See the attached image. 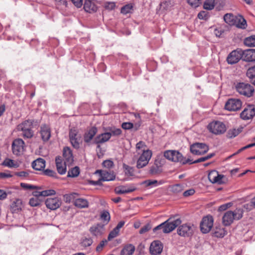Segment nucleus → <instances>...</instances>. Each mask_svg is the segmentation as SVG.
Wrapping results in <instances>:
<instances>
[{"instance_id":"nucleus-1","label":"nucleus","mask_w":255,"mask_h":255,"mask_svg":"<svg viewBox=\"0 0 255 255\" xmlns=\"http://www.w3.org/2000/svg\"><path fill=\"white\" fill-rule=\"evenodd\" d=\"M244 211L241 208H237L234 211H228L222 218V223L225 226L231 225L234 220H239L243 216Z\"/></svg>"},{"instance_id":"nucleus-2","label":"nucleus","mask_w":255,"mask_h":255,"mask_svg":"<svg viewBox=\"0 0 255 255\" xmlns=\"http://www.w3.org/2000/svg\"><path fill=\"white\" fill-rule=\"evenodd\" d=\"M196 229V227L192 224L186 223L179 226L177 229V233L184 237H191Z\"/></svg>"},{"instance_id":"nucleus-3","label":"nucleus","mask_w":255,"mask_h":255,"mask_svg":"<svg viewBox=\"0 0 255 255\" xmlns=\"http://www.w3.org/2000/svg\"><path fill=\"white\" fill-rule=\"evenodd\" d=\"M152 155L151 150L144 148L143 151L137 160L136 167L140 169L146 166L150 160Z\"/></svg>"},{"instance_id":"nucleus-4","label":"nucleus","mask_w":255,"mask_h":255,"mask_svg":"<svg viewBox=\"0 0 255 255\" xmlns=\"http://www.w3.org/2000/svg\"><path fill=\"white\" fill-rule=\"evenodd\" d=\"M209 149V146L202 142H195L190 146V152L194 155H203L207 153Z\"/></svg>"},{"instance_id":"nucleus-5","label":"nucleus","mask_w":255,"mask_h":255,"mask_svg":"<svg viewBox=\"0 0 255 255\" xmlns=\"http://www.w3.org/2000/svg\"><path fill=\"white\" fill-rule=\"evenodd\" d=\"M237 91L241 94L247 97H251L253 95L254 88L248 83H239L236 86Z\"/></svg>"},{"instance_id":"nucleus-6","label":"nucleus","mask_w":255,"mask_h":255,"mask_svg":"<svg viewBox=\"0 0 255 255\" xmlns=\"http://www.w3.org/2000/svg\"><path fill=\"white\" fill-rule=\"evenodd\" d=\"M214 219L211 215L204 217L200 224L201 232L203 234L209 233L213 226Z\"/></svg>"},{"instance_id":"nucleus-7","label":"nucleus","mask_w":255,"mask_h":255,"mask_svg":"<svg viewBox=\"0 0 255 255\" xmlns=\"http://www.w3.org/2000/svg\"><path fill=\"white\" fill-rule=\"evenodd\" d=\"M208 129L210 132L215 134L223 133L226 130L225 125L219 121L210 123L208 126Z\"/></svg>"},{"instance_id":"nucleus-8","label":"nucleus","mask_w":255,"mask_h":255,"mask_svg":"<svg viewBox=\"0 0 255 255\" xmlns=\"http://www.w3.org/2000/svg\"><path fill=\"white\" fill-rule=\"evenodd\" d=\"M162 228L163 233H169L175 228V219L174 217H171L167 221L156 227L155 230Z\"/></svg>"},{"instance_id":"nucleus-9","label":"nucleus","mask_w":255,"mask_h":255,"mask_svg":"<svg viewBox=\"0 0 255 255\" xmlns=\"http://www.w3.org/2000/svg\"><path fill=\"white\" fill-rule=\"evenodd\" d=\"M242 102L239 99L231 98L228 100L225 105V109L229 111H237L241 109Z\"/></svg>"},{"instance_id":"nucleus-10","label":"nucleus","mask_w":255,"mask_h":255,"mask_svg":"<svg viewBox=\"0 0 255 255\" xmlns=\"http://www.w3.org/2000/svg\"><path fill=\"white\" fill-rule=\"evenodd\" d=\"M69 138L73 147L78 149L82 143L81 135L79 134L78 131L76 129H71L69 132Z\"/></svg>"},{"instance_id":"nucleus-11","label":"nucleus","mask_w":255,"mask_h":255,"mask_svg":"<svg viewBox=\"0 0 255 255\" xmlns=\"http://www.w3.org/2000/svg\"><path fill=\"white\" fill-rule=\"evenodd\" d=\"M255 116V105L248 104L240 114V117L244 120L252 119Z\"/></svg>"},{"instance_id":"nucleus-12","label":"nucleus","mask_w":255,"mask_h":255,"mask_svg":"<svg viewBox=\"0 0 255 255\" xmlns=\"http://www.w3.org/2000/svg\"><path fill=\"white\" fill-rule=\"evenodd\" d=\"M208 178L212 183L222 184L226 183L224 180L225 176L224 175L219 174L218 172L215 170H211L209 173Z\"/></svg>"},{"instance_id":"nucleus-13","label":"nucleus","mask_w":255,"mask_h":255,"mask_svg":"<svg viewBox=\"0 0 255 255\" xmlns=\"http://www.w3.org/2000/svg\"><path fill=\"white\" fill-rule=\"evenodd\" d=\"M242 59L241 49L237 48L233 50L227 57V61L229 64L233 65L237 63Z\"/></svg>"},{"instance_id":"nucleus-14","label":"nucleus","mask_w":255,"mask_h":255,"mask_svg":"<svg viewBox=\"0 0 255 255\" xmlns=\"http://www.w3.org/2000/svg\"><path fill=\"white\" fill-rule=\"evenodd\" d=\"M24 142L22 139L18 138L15 139L12 144V149L13 154L15 155H20L24 151Z\"/></svg>"},{"instance_id":"nucleus-15","label":"nucleus","mask_w":255,"mask_h":255,"mask_svg":"<svg viewBox=\"0 0 255 255\" xmlns=\"http://www.w3.org/2000/svg\"><path fill=\"white\" fill-rule=\"evenodd\" d=\"M242 60L246 62L255 61V49H248L242 50L241 49Z\"/></svg>"},{"instance_id":"nucleus-16","label":"nucleus","mask_w":255,"mask_h":255,"mask_svg":"<svg viewBox=\"0 0 255 255\" xmlns=\"http://www.w3.org/2000/svg\"><path fill=\"white\" fill-rule=\"evenodd\" d=\"M163 250V245L160 241H153L150 246L149 252L152 255H158L161 253Z\"/></svg>"},{"instance_id":"nucleus-17","label":"nucleus","mask_w":255,"mask_h":255,"mask_svg":"<svg viewBox=\"0 0 255 255\" xmlns=\"http://www.w3.org/2000/svg\"><path fill=\"white\" fill-rule=\"evenodd\" d=\"M61 201L59 198L55 197L47 198L45 203L47 208L55 210L61 206Z\"/></svg>"},{"instance_id":"nucleus-18","label":"nucleus","mask_w":255,"mask_h":255,"mask_svg":"<svg viewBox=\"0 0 255 255\" xmlns=\"http://www.w3.org/2000/svg\"><path fill=\"white\" fill-rule=\"evenodd\" d=\"M99 173L101 180L103 181H112L115 179L116 175L113 171L105 170H97L96 173Z\"/></svg>"},{"instance_id":"nucleus-19","label":"nucleus","mask_w":255,"mask_h":255,"mask_svg":"<svg viewBox=\"0 0 255 255\" xmlns=\"http://www.w3.org/2000/svg\"><path fill=\"white\" fill-rule=\"evenodd\" d=\"M40 133L43 141H48L51 136L50 128L46 125H42L41 126Z\"/></svg>"},{"instance_id":"nucleus-20","label":"nucleus","mask_w":255,"mask_h":255,"mask_svg":"<svg viewBox=\"0 0 255 255\" xmlns=\"http://www.w3.org/2000/svg\"><path fill=\"white\" fill-rule=\"evenodd\" d=\"M56 165L58 172L60 174H64L66 172V162L62 163L61 158L60 157H57L55 159Z\"/></svg>"},{"instance_id":"nucleus-21","label":"nucleus","mask_w":255,"mask_h":255,"mask_svg":"<svg viewBox=\"0 0 255 255\" xmlns=\"http://www.w3.org/2000/svg\"><path fill=\"white\" fill-rule=\"evenodd\" d=\"M63 152L65 162L68 164H71L73 161V157L71 149L68 147H64Z\"/></svg>"},{"instance_id":"nucleus-22","label":"nucleus","mask_w":255,"mask_h":255,"mask_svg":"<svg viewBox=\"0 0 255 255\" xmlns=\"http://www.w3.org/2000/svg\"><path fill=\"white\" fill-rule=\"evenodd\" d=\"M235 23L234 25H236L238 28L245 29L247 27L246 20L241 15L236 16Z\"/></svg>"},{"instance_id":"nucleus-23","label":"nucleus","mask_w":255,"mask_h":255,"mask_svg":"<svg viewBox=\"0 0 255 255\" xmlns=\"http://www.w3.org/2000/svg\"><path fill=\"white\" fill-rule=\"evenodd\" d=\"M84 8L86 11L89 13L94 12L97 10V6L91 0H85Z\"/></svg>"},{"instance_id":"nucleus-24","label":"nucleus","mask_w":255,"mask_h":255,"mask_svg":"<svg viewBox=\"0 0 255 255\" xmlns=\"http://www.w3.org/2000/svg\"><path fill=\"white\" fill-rule=\"evenodd\" d=\"M90 231L95 236H101L104 232V225L97 224L95 226L91 227Z\"/></svg>"},{"instance_id":"nucleus-25","label":"nucleus","mask_w":255,"mask_h":255,"mask_svg":"<svg viewBox=\"0 0 255 255\" xmlns=\"http://www.w3.org/2000/svg\"><path fill=\"white\" fill-rule=\"evenodd\" d=\"M32 166L35 170H41L45 166V161L41 158H39L32 162Z\"/></svg>"},{"instance_id":"nucleus-26","label":"nucleus","mask_w":255,"mask_h":255,"mask_svg":"<svg viewBox=\"0 0 255 255\" xmlns=\"http://www.w3.org/2000/svg\"><path fill=\"white\" fill-rule=\"evenodd\" d=\"M111 137V135L108 132H106L97 136L95 141L96 143H102L108 141Z\"/></svg>"},{"instance_id":"nucleus-27","label":"nucleus","mask_w":255,"mask_h":255,"mask_svg":"<svg viewBox=\"0 0 255 255\" xmlns=\"http://www.w3.org/2000/svg\"><path fill=\"white\" fill-rule=\"evenodd\" d=\"M97 132V129L95 127H92L87 132H86L84 136V139L85 142H89L95 136Z\"/></svg>"},{"instance_id":"nucleus-28","label":"nucleus","mask_w":255,"mask_h":255,"mask_svg":"<svg viewBox=\"0 0 255 255\" xmlns=\"http://www.w3.org/2000/svg\"><path fill=\"white\" fill-rule=\"evenodd\" d=\"M74 205L79 208H86L89 206L88 201L83 198H77L74 201Z\"/></svg>"},{"instance_id":"nucleus-29","label":"nucleus","mask_w":255,"mask_h":255,"mask_svg":"<svg viewBox=\"0 0 255 255\" xmlns=\"http://www.w3.org/2000/svg\"><path fill=\"white\" fill-rule=\"evenodd\" d=\"M22 208V201L20 199H16L12 202L11 205V209L12 212L13 213H17L21 210Z\"/></svg>"},{"instance_id":"nucleus-30","label":"nucleus","mask_w":255,"mask_h":255,"mask_svg":"<svg viewBox=\"0 0 255 255\" xmlns=\"http://www.w3.org/2000/svg\"><path fill=\"white\" fill-rule=\"evenodd\" d=\"M226 231L224 228L216 227L213 230V236L217 238H223L225 235Z\"/></svg>"},{"instance_id":"nucleus-31","label":"nucleus","mask_w":255,"mask_h":255,"mask_svg":"<svg viewBox=\"0 0 255 255\" xmlns=\"http://www.w3.org/2000/svg\"><path fill=\"white\" fill-rule=\"evenodd\" d=\"M134 188L127 187L125 186H120L115 188V192L118 194L130 193L134 191Z\"/></svg>"},{"instance_id":"nucleus-32","label":"nucleus","mask_w":255,"mask_h":255,"mask_svg":"<svg viewBox=\"0 0 255 255\" xmlns=\"http://www.w3.org/2000/svg\"><path fill=\"white\" fill-rule=\"evenodd\" d=\"M32 127V122L30 120H27L19 125L17 129L19 130L23 131L29 129H31Z\"/></svg>"},{"instance_id":"nucleus-33","label":"nucleus","mask_w":255,"mask_h":255,"mask_svg":"<svg viewBox=\"0 0 255 255\" xmlns=\"http://www.w3.org/2000/svg\"><path fill=\"white\" fill-rule=\"evenodd\" d=\"M135 251V247L131 244L126 246L121 251V255H132Z\"/></svg>"},{"instance_id":"nucleus-34","label":"nucleus","mask_w":255,"mask_h":255,"mask_svg":"<svg viewBox=\"0 0 255 255\" xmlns=\"http://www.w3.org/2000/svg\"><path fill=\"white\" fill-rule=\"evenodd\" d=\"M244 44L248 47L255 46V35H253L245 38Z\"/></svg>"},{"instance_id":"nucleus-35","label":"nucleus","mask_w":255,"mask_h":255,"mask_svg":"<svg viewBox=\"0 0 255 255\" xmlns=\"http://www.w3.org/2000/svg\"><path fill=\"white\" fill-rule=\"evenodd\" d=\"M236 16L232 13H226L224 16V21L230 25H234L235 23Z\"/></svg>"},{"instance_id":"nucleus-36","label":"nucleus","mask_w":255,"mask_h":255,"mask_svg":"<svg viewBox=\"0 0 255 255\" xmlns=\"http://www.w3.org/2000/svg\"><path fill=\"white\" fill-rule=\"evenodd\" d=\"M217 0H206L203 3V8L206 10L213 9Z\"/></svg>"},{"instance_id":"nucleus-37","label":"nucleus","mask_w":255,"mask_h":255,"mask_svg":"<svg viewBox=\"0 0 255 255\" xmlns=\"http://www.w3.org/2000/svg\"><path fill=\"white\" fill-rule=\"evenodd\" d=\"M191 161L189 158L186 159L179 151H176V162H179L182 164H185L187 163L190 164Z\"/></svg>"},{"instance_id":"nucleus-38","label":"nucleus","mask_w":255,"mask_h":255,"mask_svg":"<svg viewBox=\"0 0 255 255\" xmlns=\"http://www.w3.org/2000/svg\"><path fill=\"white\" fill-rule=\"evenodd\" d=\"M246 75L249 78L251 83L255 80V65L248 69Z\"/></svg>"},{"instance_id":"nucleus-39","label":"nucleus","mask_w":255,"mask_h":255,"mask_svg":"<svg viewBox=\"0 0 255 255\" xmlns=\"http://www.w3.org/2000/svg\"><path fill=\"white\" fill-rule=\"evenodd\" d=\"M242 130V128H234L230 129L228 131L227 136L229 138H233L237 136Z\"/></svg>"},{"instance_id":"nucleus-40","label":"nucleus","mask_w":255,"mask_h":255,"mask_svg":"<svg viewBox=\"0 0 255 255\" xmlns=\"http://www.w3.org/2000/svg\"><path fill=\"white\" fill-rule=\"evenodd\" d=\"M175 155V151L173 150H166L164 152V156L169 161H173Z\"/></svg>"},{"instance_id":"nucleus-41","label":"nucleus","mask_w":255,"mask_h":255,"mask_svg":"<svg viewBox=\"0 0 255 255\" xmlns=\"http://www.w3.org/2000/svg\"><path fill=\"white\" fill-rule=\"evenodd\" d=\"M79 173V168L78 167L76 166L68 171L67 176L70 177H75L78 176Z\"/></svg>"},{"instance_id":"nucleus-42","label":"nucleus","mask_w":255,"mask_h":255,"mask_svg":"<svg viewBox=\"0 0 255 255\" xmlns=\"http://www.w3.org/2000/svg\"><path fill=\"white\" fill-rule=\"evenodd\" d=\"M140 126V124H136L134 126L131 123H124L122 124V127L125 129H130L133 128H135V129L137 130Z\"/></svg>"},{"instance_id":"nucleus-43","label":"nucleus","mask_w":255,"mask_h":255,"mask_svg":"<svg viewBox=\"0 0 255 255\" xmlns=\"http://www.w3.org/2000/svg\"><path fill=\"white\" fill-rule=\"evenodd\" d=\"M107 130L109 131H108L109 133L111 135V136H118L120 135L122 133V130L120 128H109Z\"/></svg>"},{"instance_id":"nucleus-44","label":"nucleus","mask_w":255,"mask_h":255,"mask_svg":"<svg viewBox=\"0 0 255 255\" xmlns=\"http://www.w3.org/2000/svg\"><path fill=\"white\" fill-rule=\"evenodd\" d=\"M161 169L158 166H152L150 167L149 173L152 175H158L161 173Z\"/></svg>"},{"instance_id":"nucleus-45","label":"nucleus","mask_w":255,"mask_h":255,"mask_svg":"<svg viewBox=\"0 0 255 255\" xmlns=\"http://www.w3.org/2000/svg\"><path fill=\"white\" fill-rule=\"evenodd\" d=\"M2 165L8 167H17V165L16 164L14 163V161L13 160L8 158L5 159L3 161Z\"/></svg>"},{"instance_id":"nucleus-46","label":"nucleus","mask_w":255,"mask_h":255,"mask_svg":"<svg viewBox=\"0 0 255 255\" xmlns=\"http://www.w3.org/2000/svg\"><path fill=\"white\" fill-rule=\"evenodd\" d=\"M77 194L75 193H72L69 194H66L64 195V199L65 201V202L66 203H70L72 200H75V196L77 195Z\"/></svg>"},{"instance_id":"nucleus-47","label":"nucleus","mask_w":255,"mask_h":255,"mask_svg":"<svg viewBox=\"0 0 255 255\" xmlns=\"http://www.w3.org/2000/svg\"><path fill=\"white\" fill-rule=\"evenodd\" d=\"M40 202V200L37 197H32L30 199L29 204L32 207H35L39 205Z\"/></svg>"},{"instance_id":"nucleus-48","label":"nucleus","mask_w":255,"mask_h":255,"mask_svg":"<svg viewBox=\"0 0 255 255\" xmlns=\"http://www.w3.org/2000/svg\"><path fill=\"white\" fill-rule=\"evenodd\" d=\"M132 8V6L130 4H128L122 7L121 8V12L122 13L126 14L127 13H130Z\"/></svg>"},{"instance_id":"nucleus-49","label":"nucleus","mask_w":255,"mask_h":255,"mask_svg":"<svg viewBox=\"0 0 255 255\" xmlns=\"http://www.w3.org/2000/svg\"><path fill=\"white\" fill-rule=\"evenodd\" d=\"M188 3L193 7H197L199 6L202 2L201 0H187Z\"/></svg>"},{"instance_id":"nucleus-50","label":"nucleus","mask_w":255,"mask_h":255,"mask_svg":"<svg viewBox=\"0 0 255 255\" xmlns=\"http://www.w3.org/2000/svg\"><path fill=\"white\" fill-rule=\"evenodd\" d=\"M101 219L108 223L110 220V215L108 211H104L101 215Z\"/></svg>"},{"instance_id":"nucleus-51","label":"nucleus","mask_w":255,"mask_h":255,"mask_svg":"<svg viewBox=\"0 0 255 255\" xmlns=\"http://www.w3.org/2000/svg\"><path fill=\"white\" fill-rule=\"evenodd\" d=\"M124 168L125 169V174L128 176H132L133 175V169L132 167L128 165L124 164Z\"/></svg>"},{"instance_id":"nucleus-52","label":"nucleus","mask_w":255,"mask_h":255,"mask_svg":"<svg viewBox=\"0 0 255 255\" xmlns=\"http://www.w3.org/2000/svg\"><path fill=\"white\" fill-rule=\"evenodd\" d=\"M119 232H118L117 230H116L115 229H114L109 234L108 237V240L111 241L113 239L116 238L118 235H119Z\"/></svg>"},{"instance_id":"nucleus-53","label":"nucleus","mask_w":255,"mask_h":255,"mask_svg":"<svg viewBox=\"0 0 255 255\" xmlns=\"http://www.w3.org/2000/svg\"><path fill=\"white\" fill-rule=\"evenodd\" d=\"M42 196H47L49 195H53L56 194V192L54 190H46L41 191Z\"/></svg>"},{"instance_id":"nucleus-54","label":"nucleus","mask_w":255,"mask_h":255,"mask_svg":"<svg viewBox=\"0 0 255 255\" xmlns=\"http://www.w3.org/2000/svg\"><path fill=\"white\" fill-rule=\"evenodd\" d=\"M224 30L221 27L216 28L214 29V33L215 35L218 37H220L222 36V34L224 33Z\"/></svg>"},{"instance_id":"nucleus-55","label":"nucleus","mask_w":255,"mask_h":255,"mask_svg":"<svg viewBox=\"0 0 255 255\" xmlns=\"http://www.w3.org/2000/svg\"><path fill=\"white\" fill-rule=\"evenodd\" d=\"M103 165L105 167L110 169L114 166V163L112 160H106L103 162Z\"/></svg>"},{"instance_id":"nucleus-56","label":"nucleus","mask_w":255,"mask_h":255,"mask_svg":"<svg viewBox=\"0 0 255 255\" xmlns=\"http://www.w3.org/2000/svg\"><path fill=\"white\" fill-rule=\"evenodd\" d=\"M198 17L200 19H207L209 17L208 13L205 11H201L198 14Z\"/></svg>"},{"instance_id":"nucleus-57","label":"nucleus","mask_w":255,"mask_h":255,"mask_svg":"<svg viewBox=\"0 0 255 255\" xmlns=\"http://www.w3.org/2000/svg\"><path fill=\"white\" fill-rule=\"evenodd\" d=\"M20 186L23 189H26V190H28V189H29V190L34 189V188H38L37 186L31 185L25 183H20Z\"/></svg>"},{"instance_id":"nucleus-58","label":"nucleus","mask_w":255,"mask_h":255,"mask_svg":"<svg viewBox=\"0 0 255 255\" xmlns=\"http://www.w3.org/2000/svg\"><path fill=\"white\" fill-rule=\"evenodd\" d=\"M23 135L26 138H31L33 136V132L31 129L22 131Z\"/></svg>"},{"instance_id":"nucleus-59","label":"nucleus","mask_w":255,"mask_h":255,"mask_svg":"<svg viewBox=\"0 0 255 255\" xmlns=\"http://www.w3.org/2000/svg\"><path fill=\"white\" fill-rule=\"evenodd\" d=\"M93 241L91 238H86L82 242V246L84 247H89L92 245Z\"/></svg>"},{"instance_id":"nucleus-60","label":"nucleus","mask_w":255,"mask_h":255,"mask_svg":"<svg viewBox=\"0 0 255 255\" xmlns=\"http://www.w3.org/2000/svg\"><path fill=\"white\" fill-rule=\"evenodd\" d=\"M151 229V226L149 224H146L143 226L139 230V234H142L148 232Z\"/></svg>"},{"instance_id":"nucleus-61","label":"nucleus","mask_w":255,"mask_h":255,"mask_svg":"<svg viewBox=\"0 0 255 255\" xmlns=\"http://www.w3.org/2000/svg\"><path fill=\"white\" fill-rule=\"evenodd\" d=\"M195 193V191L194 189L191 188L189 190H187L185 191H184L183 193V196L185 197H187L189 196H190L191 195H193Z\"/></svg>"},{"instance_id":"nucleus-62","label":"nucleus","mask_w":255,"mask_h":255,"mask_svg":"<svg viewBox=\"0 0 255 255\" xmlns=\"http://www.w3.org/2000/svg\"><path fill=\"white\" fill-rule=\"evenodd\" d=\"M115 6L116 4L114 2H106L104 5L105 8L108 10L113 9Z\"/></svg>"},{"instance_id":"nucleus-63","label":"nucleus","mask_w":255,"mask_h":255,"mask_svg":"<svg viewBox=\"0 0 255 255\" xmlns=\"http://www.w3.org/2000/svg\"><path fill=\"white\" fill-rule=\"evenodd\" d=\"M136 148L138 149H142L143 152L144 148L146 149V145L144 142L140 141L136 144Z\"/></svg>"},{"instance_id":"nucleus-64","label":"nucleus","mask_w":255,"mask_h":255,"mask_svg":"<svg viewBox=\"0 0 255 255\" xmlns=\"http://www.w3.org/2000/svg\"><path fill=\"white\" fill-rule=\"evenodd\" d=\"M231 205H232V204L231 203L222 205L219 207L218 211H225L228 208L230 207L231 206Z\"/></svg>"}]
</instances>
